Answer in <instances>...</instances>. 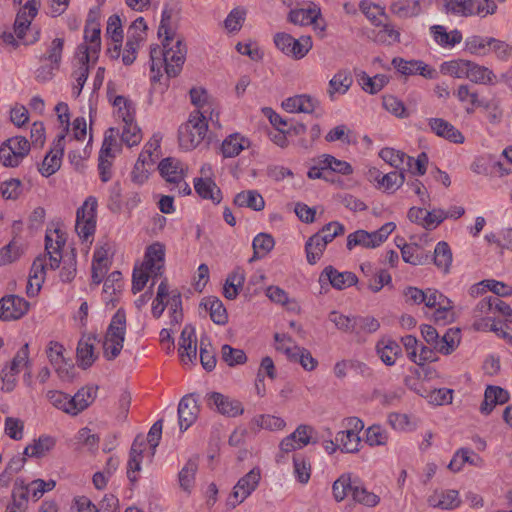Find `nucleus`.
Instances as JSON below:
<instances>
[{
	"mask_svg": "<svg viewBox=\"0 0 512 512\" xmlns=\"http://www.w3.org/2000/svg\"><path fill=\"white\" fill-rule=\"evenodd\" d=\"M200 361L203 368L207 371L213 370L216 366V357L212 345L209 342H205L204 339L200 341Z\"/></svg>",
	"mask_w": 512,
	"mask_h": 512,
	"instance_id": "69168bd1",
	"label": "nucleus"
},
{
	"mask_svg": "<svg viewBox=\"0 0 512 512\" xmlns=\"http://www.w3.org/2000/svg\"><path fill=\"white\" fill-rule=\"evenodd\" d=\"M171 12L164 10L162 19L158 28V37H164L162 45L164 47L165 71L169 77H176L184 64L186 58V45L181 39H177L174 46L170 47V42L174 39V32L170 29Z\"/></svg>",
	"mask_w": 512,
	"mask_h": 512,
	"instance_id": "f257e3e1",
	"label": "nucleus"
},
{
	"mask_svg": "<svg viewBox=\"0 0 512 512\" xmlns=\"http://www.w3.org/2000/svg\"><path fill=\"white\" fill-rule=\"evenodd\" d=\"M275 242L271 235L266 233H260L258 234L252 243L254 255L251 259H259L267 255L274 247Z\"/></svg>",
	"mask_w": 512,
	"mask_h": 512,
	"instance_id": "09e8293b",
	"label": "nucleus"
},
{
	"mask_svg": "<svg viewBox=\"0 0 512 512\" xmlns=\"http://www.w3.org/2000/svg\"><path fill=\"white\" fill-rule=\"evenodd\" d=\"M64 138V135L58 136V139L55 142L54 147L45 156L41 166L39 167V172L43 176L49 177L60 169L64 151Z\"/></svg>",
	"mask_w": 512,
	"mask_h": 512,
	"instance_id": "2eb2a0df",
	"label": "nucleus"
},
{
	"mask_svg": "<svg viewBox=\"0 0 512 512\" xmlns=\"http://www.w3.org/2000/svg\"><path fill=\"white\" fill-rule=\"evenodd\" d=\"M207 403L210 407L215 406L216 410L228 417H236L244 411L240 401L232 399L218 392L207 395Z\"/></svg>",
	"mask_w": 512,
	"mask_h": 512,
	"instance_id": "0eeeda50",
	"label": "nucleus"
},
{
	"mask_svg": "<svg viewBox=\"0 0 512 512\" xmlns=\"http://www.w3.org/2000/svg\"><path fill=\"white\" fill-rule=\"evenodd\" d=\"M261 471L258 467L251 469L247 474L238 480L233 492L227 500V505L235 508L242 503L259 485Z\"/></svg>",
	"mask_w": 512,
	"mask_h": 512,
	"instance_id": "423d86ee",
	"label": "nucleus"
},
{
	"mask_svg": "<svg viewBox=\"0 0 512 512\" xmlns=\"http://www.w3.org/2000/svg\"><path fill=\"white\" fill-rule=\"evenodd\" d=\"M339 448L346 453H354L359 450L360 437L353 431H340L336 435Z\"/></svg>",
	"mask_w": 512,
	"mask_h": 512,
	"instance_id": "a18cd8bd",
	"label": "nucleus"
},
{
	"mask_svg": "<svg viewBox=\"0 0 512 512\" xmlns=\"http://www.w3.org/2000/svg\"><path fill=\"white\" fill-rule=\"evenodd\" d=\"M470 81L480 84H494L496 78L492 70L469 61L467 77Z\"/></svg>",
	"mask_w": 512,
	"mask_h": 512,
	"instance_id": "58836bf2",
	"label": "nucleus"
},
{
	"mask_svg": "<svg viewBox=\"0 0 512 512\" xmlns=\"http://www.w3.org/2000/svg\"><path fill=\"white\" fill-rule=\"evenodd\" d=\"M422 0H397L390 5V11L399 18H410L421 13Z\"/></svg>",
	"mask_w": 512,
	"mask_h": 512,
	"instance_id": "bb28decb",
	"label": "nucleus"
},
{
	"mask_svg": "<svg viewBox=\"0 0 512 512\" xmlns=\"http://www.w3.org/2000/svg\"><path fill=\"white\" fill-rule=\"evenodd\" d=\"M427 501L430 506L441 509H454L460 504L459 494L456 490L435 491Z\"/></svg>",
	"mask_w": 512,
	"mask_h": 512,
	"instance_id": "b1692460",
	"label": "nucleus"
},
{
	"mask_svg": "<svg viewBox=\"0 0 512 512\" xmlns=\"http://www.w3.org/2000/svg\"><path fill=\"white\" fill-rule=\"evenodd\" d=\"M96 391L93 388H81L72 398L71 415H77L85 410L94 400Z\"/></svg>",
	"mask_w": 512,
	"mask_h": 512,
	"instance_id": "e433bc0d",
	"label": "nucleus"
},
{
	"mask_svg": "<svg viewBox=\"0 0 512 512\" xmlns=\"http://www.w3.org/2000/svg\"><path fill=\"white\" fill-rule=\"evenodd\" d=\"M95 337L83 336L77 345V362L79 367L87 369L93 365L97 359V354L94 352Z\"/></svg>",
	"mask_w": 512,
	"mask_h": 512,
	"instance_id": "6ab92c4d",
	"label": "nucleus"
},
{
	"mask_svg": "<svg viewBox=\"0 0 512 512\" xmlns=\"http://www.w3.org/2000/svg\"><path fill=\"white\" fill-rule=\"evenodd\" d=\"M294 474L298 481L306 484L311 475V464L308 459L302 454H296L293 457Z\"/></svg>",
	"mask_w": 512,
	"mask_h": 512,
	"instance_id": "603ef678",
	"label": "nucleus"
},
{
	"mask_svg": "<svg viewBox=\"0 0 512 512\" xmlns=\"http://www.w3.org/2000/svg\"><path fill=\"white\" fill-rule=\"evenodd\" d=\"M318 101L303 94L289 97L282 102V107L288 113H313Z\"/></svg>",
	"mask_w": 512,
	"mask_h": 512,
	"instance_id": "a211bd4d",
	"label": "nucleus"
},
{
	"mask_svg": "<svg viewBox=\"0 0 512 512\" xmlns=\"http://www.w3.org/2000/svg\"><path fill=\"white\" fill-rule=\"evenodd\" d=\"M178 351L183 362H185V357H187L190 362H194L197 359V341L195 330L192 326L187 325L182 330Z\"/></svg>",
	"mask_w": 512,
	"mask_h": 512,
	"instance_id": "f3484780",
	"label": "nucleus"
},
{
	"mask_svg": "<svg viewBox=\"0 0 512 512\" xmlns=\"http://www.w3.org/2000/svg\"><path fill=\"white\" fill-rule=\"evenodd\" d=\"M161 176L169 183L175 184L184 179V168L182 163L172 157L164 158L158 165Z\"/></svg>",
	"mask_w": 512,
	"mask_h": 512,
	"instance_id": "412c9836",
	"label": "nucleus"
},
{
	"mask_svg": "<svg viewBox=\"0 0 512 512\" xmlns=\"http://www.w3.org/2000/svg\"><path fill=\"white\" fill-rule=\"evenodd\" d=\"M89 57L84 53V56L79 57V67L74 71L73 76L75 77L76 84L72 88V94L75 98L79 97L84 87V84L89 75Z\"/></svg>",
	"mask_w": 512,
	"mask_h": 512,
	"instance_id": "37998d69",
	"label": "nucleus"
},
{
	"mask_svg": "<svg viewBox=\"0 0 512 512\" xmlns=\"http://www.w3.org/2000/svg\"><path fill=\"white\" fill-rule=\"evenodd\" d=\"M165 261V247L159 242H155L150 245L144 256V261L141 264L145 269L150 270L153 274V278H157L162 275Z\"/></svg>",
	"mask_w": 512,
	"mask_h": 512,
	"instance_id": "9d476101",
	"label": "nucleus"
},
{
	"mask_svg": "<svg viewBox=\"0 0 512 512\" xmlns=\"http://www.w3.org/2000/svg\"><path fill=\"white\" fill-rule=\"evenodd\" d=\"M388 441L387 432L379 425H372L366 430V443L370 446L385 445Z\"/></svg>",
	"mask_w": 512,
	"mask_h": 512,
	"instance_id": "774afa93",
	"label": "nucleus"
},
{
	"mask_svg": "<svg viewBox=\"0 0 512 512\" xmlns=\"http://www.w3.org/2000/svg\"><path fill=\"white\" fill-rule=\"evenodd\" d=\"M101 30L100 24L98 21H86L85 29H84V39L88 43V45L81 44L78 46V52L81 56H84V53L90 58V55H97L101 49V38H100Z\"/></svg>",
	"mask_w": 512,
	"mask_h": 512,
	"instance_id": "1a4fd4ad",
	"label": "nucleus"
},
{
	"mask_svg": "<svg viewBox=\"0 0 512 512\" xmlns=\"http://www.w3.org/2000/svg\"><path fill=\"white\" fill-rule=\"evenodd\" d=\"M274 43L282 53L295 59H302L312 48L310 36H301L299 39H295L284 32L275 34Z\"/></svg>",
	"mask_w": 512,
	"mask_h": 512,
	"instance_id": "20e7f679",
	"label": "nucleus"
},
{
	"mask_svg": "<svg viewBox=\"0 0 512 512\" xmlns=\"http://www.w3.org/2000/svg\"><path fill=\"white\" fill-rule=\"evenodd\" d=\"M477 0H443L447 13L457 16H474V4Z\"/></svg>",
	"mask_w": 512,
	"mask_h": 512,
	"instance_id": "ea45409f",
	"label": "nucleus"
},
{
	"mask_svg": "<svg viewBox=\"0 0 512 512\" xmlns=\"http://www.w3.org/2000/svg\"><path fill=\"white\" fill-rule=\"evenodd\" d=\"M97 201L94 197H88L83 205L77 209L75 230L83 241H88L96 229Z\"/></svg>",
	"mask_w": 512,
	"mask_h": 512,
	"instance_id": "7ed1b4c3",
	"label": "nucleus"
},
{
	"mask_svg": "<svg viewBox=\"0 0 512 512\" xmlns=\"http://www.w3.org/2000/svg\"><path fill=\"white\" fill-rule=\"evenodd\" d=\"M234 204L239 207H247L255 211H261L265 207V201L256 190H247L238 193L234 198Z\"/></svg>",
	"mask_w": 512,
	"mask_h": 512,
	"instance_id": "c756f323",
	"label": "nucleus"
},
{
	"mask_svg": "<svg viewBox=\"0 0 512 512\" xmlns=\"http://www.w3.org/2000/svg\"><path fill=\"white\" fill-rule=\"evenodd\" d=\"M359 9L374 25H381L379 16H385V10L383 7L369 0H361L359 3Z\"/></svg>",
	"mask_w": 512,
	"mask_h": 512,
	"instance_id": "6e6d98bb",
	"label": "nucleus"
},
{
	"mask_svg": "<svg viewBox=\"0 0 512 512\" xmlns=\"http://www.w3.org/2000/svg\"><path fill=\"white\" fill-rule=\"evenodd\" d=\"M355 246H362L364 248H375L378 247L374 235L372 232L365 230H357L351 233L347 237V248L352 250Z\"/></svg>",
	"mask_w": 512,
	"mask_h": 512,
	"instance_id": "79ce46f5",
	"label": "nucleus"
},
{
	"mask_svg": "<svg viewBox=\"0 0 512 512\" xmlns=\"http://www.w3.org/2000/svg\"><path fill=\"white\" fill-rule=\"evenodd\" d=\"M401 255L406 263L412 265H424L431 260L430 255L425 253L417 244H404L401 248Z\"/></svg>",
	"mask_w": 512,
	"mask_h": 512,
	"instance_id": "2f4dec72",
	"label": "nucleus"
},
{
	"mask_svg": "<svg viewBox=\"0 0 512 512\" xmlns=\"http://www.w3.org/2000/svg\"><path fill=\"white\" fill-rule=\"evenodd\" d=\"M509 400V394L499 386H488L485 390L481 412L489 414L497 404H504Z\"/></svg>",
	"mask_w": 512,
	"mask_h": 512,
	"instance_id": "393cba45",
	"label": "nucleus"
},
{
	"mask_svg": "<svg viewBox=\"0 0 512 512\" xmlns=\"http://www.w3.org/2000/svg\"><path fill=\"white\" fill-rule=\"evenodd\" d=\"M55 443V439L51 436H40L24 449L23 454L28 457H42L55 446Z\"/></svg>",
	"mask_w": 512,
	"mask_h": 512,
	"instance_id": "c9c22d12",
	"label": "nucleus"
},
{
	"mask_svg": "<svg viewBox=\"0 0 512 512\" xmlns=\"http://www.w3.org/2000/svg\"><path fill=\"white\" fill-rule=\"evenodd\" d=\"M468 60H454L445 62L441 66V71L455 78H466L468 73Z\"/></svg>",
	"mask_w": 512,
	"mask_h": 512,
	"instance_id": "4d7b16f0",
	"label": "nucleus"
},
{
	"mask_svg": "<svg viewBox=\"0 0 512 512\" xmlns=\"http://www.w3.org/2000/svg\"><path fill=\"white\" fill-rule=\"evenodd\" d=\"M352 498L357 503L367 507H375L380 502L379 496L373 492H369L358 478H355V486L353 489Z\"/></svg>",
	"mask_w": 512,
	"mask_h": 512,
	"instance_id": "a19ab883",
	"label": "nucleus"
},
{
	"mask_svg": "<svg viewBox=\"0 0 512 512\" xmlns=\"http://www.w3.org/2000/svg\"><path fill=\"white\" fill-rule=\"evenodd\" d=\"M201 306H204L210 313L211 320L218 325H224L228 321L227 311L220 299L217 297H206L201 302Z\"/></svg>",
	"mask_w": 512,
	"mask_h": 512,
	"instance_id": "cd10ccee",
	"label": "nucleus"
},
{
	"mask_svg": "<svg viewBox=\"0 0 512 512\" xmlns=\"http://www.w3.org/2000/svg\"><path fill=\"white\" fill-rule=\"evenodd\" d=\"M294 357H291L290 361L299 363L303 369L307 371L314 370L317 365L318 361L312 356L309 350L303 347L296 348V352L294 353Z\"/></svg>",
	"mask_w": 512,
	"mask_h": 512,
	"instance_id": "bf43d9fd",
	"label": "nucleus"
},
{
	"mask_svg": "<svg viewBox=\"0 0 512 512\" xmlns=\"http://www.w3.org/2000/svg\"><path fill=\"white\" fill-rule=\"evenodd\" d=\"M354 326V334L361 337L363 334L376 332L380 327V323L376 318L371 316H355Z\"/></svg>",
	"mask_w": 512,
	"mask_h": 512,
	"instance_id": "8fccbe9b",
	"label": "nucleus"
},
{
	"mask_svg": "<svg viewBox=\"0 0 512 512\" xmlns=\"http://www.w3.org/2000/svg\"><path fill=\"white\" fill-rule=\"evenodd\" d=\"M46 397L55 408L71 414V401L67 394L58 390H49Z\"/></svg>",
	"mask_w": 512,
	"mask_h": 512,
	"instance_id": "052dcab7",
	"label": "nucleus"
},
{
	"mask_svg": "<svg viewBox=\"0 0 512 512\" xmlns=\"http://www.w3.org/2000/svg\"><path fill=\"white\" fill-rule=\"evenodd\" d=\"M369 38H371L376 43L392 44L394 42H399L400 33L396 31L391 25L384 24L380 29L372 30Z\"/></svg>",
	"mask_w": 512,
	"mask_h": 512,
	"instance_id": "de8ad7c7",
	"label": "nucleus"
},
{
	"mask_svg": "<svg viewBox=\"0 0 512 512\" xmlns=\"http://www.w3.org/2000/svg\"><path fill=\"white\" fill-rule=\"evenodd\" d=\"M455 95L460 102L469 101L472 106H482L486 109L492 108L491 103H485L484 101L480 100L478 93L471 90L468 85H460L455 91Z\"/></svg>",
	"mask_w": 512,
	"mask_h": 512,
	"instance_id": "5fc2aeb1",
	"label": "nucleus"
},
{
	"mask_svg": "<svg viewBox=\"0 0 512 512\" xmlns=\"http://www.w3.org/2000/svg\"><path fill=\"white\" fill-rule=\"evenodd\" d=\"M126 333V314L122 309H118L112 317L108 326L105 337L116 339L119 341L125 340Z\"/></svg>",
	"mask_w": 512,
	"mask_h": 512,
	"instance_id": "473e14b6",
	"label": "nucleus"
},
{
	"mask_svg": "<svg viewBox=\"0 0 512 512\" xmlns=\"http://www.w3.org/2000/svg\"><path fill=\"white\" fill-rule=\"evenodd\" d=\"M199 406L193 394L184 396L178 405V418L181 431L187 430L197 419Z\"/></svg>",
	"mask_w": 512,
	"mask_h": 512,
	"instance_id": "f8f14e48",
	"label": "nucleus"
},
{
	"mask_svg": "<svg viewBox=\"0 0 512 512\" xmlns=\"http://www.w3.org/2000/svg\"><path fill=\"white\" fill-rule=\"evenodd\" d=\"M246 11L242 8H234L224 21L225 28L229 32H237L241 29L245 20Z\"/></svg>",
	"mask_w": 512,
	"mask_h": 512,
	"instance_id": "338daca9",
	"label": "nucleus"
},
{
	"mask_svg": "<svg viewBox=\"0 0 512 512\" xmlns=\"http://www.w3.org/2000/svg\"><path fill=\"white\" fill-rule=\"evenodd\" d=\"M353 84V77L349 70H339L329 81L327 93L331 101L335 100V95H344Z\"/></svg>",
	"mask_w": 512,
	"mask_h": 512,
	"instance_id": "aec40b11",
	"label": "nucleus"
},
{
	"mask_svg": "<svg viewBox=\"0 0 512 512\" xmlns=\"http://www.w3.org/2000/svg\"><path fill=\"white\" fill-rule=\"evenodd\" d=\"M208 124L200 111L190 114L188 121L182 124L178 131L179 145L185 150L196 148L205 138Z\"/></svg>",
	"mask_w": 512,
	"mask_h": 512,
	"instance_id": "f03ea898",
	"label": "nucleus"
},
{
	"mask_svg": "<svg viewBox=\"0 0 512 512\" xmlns=\"http://www.w3.org/2000/svg\"><path fill=\"white\" fill-rule=\"evenodd\" d=\"M221 358L228 366L244 364L247 356L242 349L233 348L225 344L221 348Z\"/></svg>",
	"mask_w": 512,
	"mask_h": 512,
	"instance_id": "864d4df0",
	"label": "nucleus"
},
{
	"mask_svg": "<svg viewBox=\"0 0 512 512\" xmlns=\"http://www.w3.org/2000/svg\"><path fill=\"white\" fill-rule=\"evenodd\" d=\"M249 146V140L238 133L231 134L222 143L221 151L225 158L235 157Z\"/></svg>",
	"mask_w": 512,
	"mask_h": 512,
	"instance_id": "7c9ffc66",
	"label": "nucleus"
},
{
	"mask_svg": "<svg viewBox=\"0 0 512 512\" xmlns=\"http://www.w3.org/2000/svg\"><path fill=\"white\" fill-rule=\"evenodd\" d=\"M113 105L118 108V116L123 122L134 120L135 108L130 100L124 96H116Z\"/></svg>",
	"mask_w": 512,
	"mask_h": 512,
	"instance_id": "0e129e2a",
	"label": "nucleus"
},
{
	"mask_svg": "<svg viewBox=\"0 0 512 512\" xmlns=\"http://www.w3.org/2000/svg\"><path fill=\"white\" fill-rule=\"evenodd\" d=\"M319 281H327L332 287L338 290L345 289L355 285L358 281L357 276L352 272H339L333 266H327L321 273Z\"/></svg>",
	"mask_w": 512,
	"mask_h": 512,
	"instance_id": "4468645a",
	"label": "nucleus"
},
{
	"mask_svg": "<svg viewBox=\"0 0 512 512\" xmlns=\"http://www.w3.org/2000/svg\"><path fill=\"white\" fill-rule=\"evenodd\" d=\"M313 428L308 425H300L293 433L285 437L280 443V450L289 453L305 447L310 443Z\"/></svg>",
	"mask_w": 512,
	"mask_h": 512,
	"instance_id": "ddd939ff",
	"label": "nucleus"
},
{
	"mask_svg": "<svg viewBox=\"0 0 512 512\" xmlns=\"http://www.w3.org/2000/svg\"><path fill=\"white\" fill-rule=\"evenodd\" d=\"M460 338V329L450 328L441 338H439L435 350L443 355H449L458 347Z\"/></svg>",
	"mask_w": 512,
	"mask_h": 512,
	"instance_id": "72a5a7b5",
	"label": "nucleus"
},
{
	"mask_svg": "<svg viewBox=\"0 0 512 512\" xmlns=\"http://www.w3.org/2000/svg\"><path fill=\"white\" fill-rule=\"evenodd\" d=\"M392 65L399 73L405 76L419 74L427 79H433L436 75L435 69L429 68L421 60H404L403 58L396 57L392 60Z\"/></svg>",
	"mask_w": 512,
	"mask_h": 512,
	"instance_id": "9b49d317",
	"label": "nucleus"
},
{
	"mask_svg": "<svg viewBox=\"0 0 512 512\" xmlns=\"http://www.w3.org/2000/svg\"><path fill=\"white\" fill-rule=\"evenodd\" d=\"M274 340L276 342L275 349L277 351L284 353L289 360L291 357L295 356L294 353L299 346L294 345V341L289 335L275 333Z\"/></svg>",
	"mask_w": 512,
	"mask_h": 512,
	"instance_id": "680f3d73",
	"label": "nucleus"
},
{
	"mask_svg": "<svg viewBox=\"0 0 512 512\" xmlns=\"http://www.w3.org/2000/svg\"><path fill=\"white\" fill-rule=\"evenodd\" d=\"M29 151L30 143L25 137H12L0 147V160L4 166L16 167Z\"/></svg>",
	"mask_w": 512,
	"mask_h": 512,
	"instance_id": "39448f33",
	"label": "nucleus"
},
{
	"mask_svg": "<svg viewBox=\"0 0 512 512\" xmlns=\"http://www.w3.org/2000/svg\"><path fill=\"white\" fill-rule=\"evenodd\" d=\"M431 32L435 41L440 45L454 46L462 41V34L458 30H453L448 33L442 25H434L431 27Z\"/></svg>",
	"mask_w": 512,
	"mask_h": 512,
	"instance_id": "c03bdc74",
	"label": "nucleus"
},
{
	"mask_svg": "<svg viewBox=\"0 0 512 512\" xmlns=\"http://www.w3.org/2000/svg\"><path fill=\"white\" fill-rule=\"evenodd\" d=\"M29 309V303L19 296L10 295L0 300V319H19Z\"/></svg>",
	"mask_w": 512,
	"mask_h": 512,
	"instance_id": "6e6552de",
	"label": "nucleus"
},
{
	"mask_svg": "<svg viewBox=\"0 0 512 512\" xmlns=\"http://www.w3.org/2000/svg\"><path fill=\"white\" fill-rule=\"evenodd\" d=\"M121 140L128 147L138 145L141 142L142 133L134 120L124 122Z\"/></svg>",
	"mask_w": 512,
	"mask_h": 512,
	"instance_id": "3c124183",
	"label": "nucleus"
},
{
	"mask_svg": "<svg viewBox=\"0 0 512 512\" xmlns=\"http://www.w3.org/2000/svg\"><path fill=\"white\" fill-rule=\"evenodd\" d=\"M359 81L364 91L370 94H376L384 88L389 79L383 74H377L374 77H370L365 72H362Z\"/></svg>",
	"mask_w": 512,
	"mask_h": 512,
	"instance_id": "49530a36",
	"label": "nucleus"
},
{
	"mask_svg": "<svg viewBox=\"0 0 512 512\" xmlns=\"http://www.w3.org/2000/svg\"><path fill=\"white\" fill-rule=\"evenodd\" d=\"M377 354L380 359L388 366L395 363L396 357L400 354L399 344L393 340H381L376 346Z\"/></svg>",
	"mask_w": 512,
	"mask_h": 512,
	"instance_id": "f704fd0d",
	"label": "nucleus"
},
{
	"mask_svg": "<svg viewBox=\"0 0 512 512\" xmlns=\"http://www.w3.org/2000/svg\"><path fill=\"white\" fill-rule=\"evenodd\" d=\"M143 40L141 35H128L125 49L122 55V61L125 65H130L136 59V51L140 42Z\"/></svg>",
	"mask_w": 512,
	"mask_h": 512,
	"instance_id": "e2e57ef3",
	"label": "nucleus"
},
{
	"mask_svg": "<svg viewBox=\"0 0 512 512\" xmlns=\"http://www.w3.org/2000/svg\"><path fill=\"white\" fill-rule=\"evenodd\" d=\"M428 125L433 133L456 144H462L465 140L463 134L450 122L442 118H430Z\"/></svg>",
	"mask_w": 512,
	"mask_h": 512,
	"instance_id": "dca6fc26",
	"label": "nucleus"
},
{
	"mask_svg": "<svg viewBox=\"0 0 512 512\" xmlns=\"http://www.w3.org/2000/svg\"><path fill=\"white\" fill-rule=\"evenodd\" d=\"M433 263L444 273L449 271L452 263V252L447 242L440 241L434 249Z\"/></svg>",
	"mask_w": 512,
	"mask_h": 512,
	"instance_id": "4c0bfd02",
	"label": "nucleus"
},
{
	"mask_svg": "<svg viewBox=\"0 0 512 512\" xmlns=\"http://www.w3.org/2000/svg\"><path fill=\"white\" fill-rule=\"evenodd\" d=\"M321 16V10L320 8L312 4L308 8L304 9H294L291 10L288 15V20L294 25L299 26H307V25H314L317 26V20Z\"/></svg>",
	"mask_w": 512,
	"mask_h": 512,
	"instance_id": "4be33fe9",
	"label": "nucleus"
},
{
	"mask_svg": "<svg viewBox=\"0 0 512 512\" xmlns=\"http://www.w3.org/2000/svg\"><path fill=\"white\" fill-rule=\"evenodd\" d=\"M194 189L201 198L210 199L216 204L220 203L222 199L221 190L210 178H196Z\"/></svg>",
	"mask_w": 512,
	"mask_h": 512,
	"instance_id": "a878e982",
	"label": "nucleus"
},
{
	"mask_svg": "<svg viewBox=\"0 0 512 512\" xmlns=\"http://www.w3.org/2000/svg\"><path fill=\"white\" fill-rule=\"evenodd\" d=\"M379 156L385 162L395 167L396 169H399L400 171L405 170L402 167L404 164H406L408 168H412L413 157L406 155L404 152L400 150L386 147L380 151Z\"/></svg>",
	"mask_w": 512,
	"mask_h": 512,
	"instance_id": "c85d7f7f",
	"label": "nucleus"
},
{
	"mask_svg": "<svg viewBox=\"0 0 512 512\" xmlns=\"http://www.w3.org/2000/svg\"><path fill=\"white\" fill-rule=\"evenodd\" d=\"M197 467L195 461L189 460L179 472V483L183 490L189 491L193 486Z\"/></svg>",
	"mask_w": 512,
	"mask_h": 512,
	"instance_id": "13d9d810",
	"label": "nucleus"
},
{
	"mask_svg": "<svg viewBox=\"0 0 512 512\" xmlns=\"http://www.w3.org/2000/svg\"><path fill=\"white\" fill-rule=\"evenodd\" d=\"M38 11V1L28 0L25 4L23 11L17 14L14 23V32L18 38L22 39L25 35V30L30 26L31 20L36 16Z\"/></svg>",
	"mask_w": 512,
	"mask_h": 512,
	"instance_id": "5701e85b",
	"label": "nucleus"
}]
</instances>
